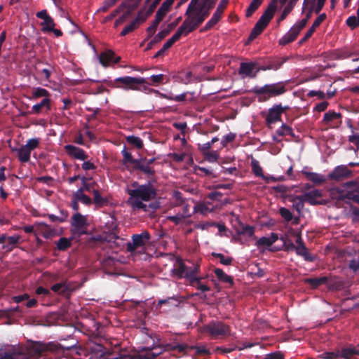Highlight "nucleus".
<instances>
[{
    "label": "nucleus",
    "mask_w": 359,
    "mask_h": 359,
    "mask_svg": "<svg viewBox=\"0 0 359 359\" xmlns=\"http://www.w3.org/2000/svg\"><path fill=\"white\" fill-rule=\"evenodd\" d=\"M155 180L149 179L147 184H140L137 182H133L131 187L133 189H128L127 194L129 195L126 203L131 207L133 210L137 211L143 210L147 211V205L143 201H149L156 197V189L151 184Z\"/></svg>",
    "instance_id": "f257e3e1"
},
{
    "label": "nucleus",
    "mask_w": 359,
    "mask_h": 359,
    "mask_svg": "<svg viewBox=\"0 0 359 359\" xmlns=\"http://www.w3.org/2000/svg\"><path fill=\"white\" fill-rule=\"evenodd\" d=\"M165 75L160 74L151 75L150 79L151 83L147 81V79L143 77L123 76L116 78L114 81H106L104 82L109 87L122 88L125 90H132L147 93V91H154L149 88L150 85H158L163 82Z\"/></svg>",
    "instance_id": "f03ea898"
},
{
    "label": "nucleus",
    "mask_w": 359,
    "mask_h": 359,
    "mask_svg": "<svg viewBox=\"0 0 359 359\" xmlns=\"http://www.w3.org/2000/svg\"><path fill=\"white\" fill-rule=\"evenodd\" d=\"M122 164L130 172H139L144 175L148 179H153L156 174L154 168L151 165L156 158L147 159L146 157L134 158L132 154L126 149L122 150Z\"/></svg>",
    "instance_id": "7ed1b4c3"
},
{
    "label": "nucleus",
    "mask_w": 359,
    "mask_h": 359,
    "mask_svg": "<svg viewBox=\"0 0 359 359\" xmlns=\"http://www.w3.org/2000/svg\"><path fill=\"white\" fill-rule=\"evenodd\" d=\"M287 91L285 84L278 82L272 84H266L262 87H255L250 92L257 95H260L259 102L267 101L271 97H276L284 94Z\"/></svg>",
    "instance_id": "20e7f679"
},
{
    "label": "nucleus",
    "mask_w": 359,
    "mask_h": 359,
    "mask_svg": "<svg viewBox=\"0 0 359 359\" xmlns=\"http://www.w3.org/2000/svg\"><path fill=\"white\" fill-rule=\"evenodd\" d=\"M41 354L39 348H13L4 353L0 351V359H40Z\"/></svg>",
    "instance_id": "39448f33"
},
{
    "label": "nucleus",
    "mask_w": 359,
    "mask_h": 359,
    "mask_svg": "<svg viewBox=\"0 0 359 359\" xmlns=\"http://www.w3.org/2000/svg\"><path fill=\"white\" fill-rule=\"evenodd\" d=\"M173 274L179 278H186L191 280H198L196 275L200 272V265L193 264L192 266H187L180 258H177L174 268L172 270Z\"/></svg>",
    "instance_id": "423d86ee"
},
{
    "label": "nucleus",
    "mask_w": 359,
    "mask_h": 359,
    "mask_svg": "<svg viewBox=\"0 0 359 359\" xmlns=\"http://www.w3.org/2000/svg\"><path fill=\"white\" fill-rule=\"evenodd\" d=\"M203 330L215 339L231 335V327L222 321L212 320L203 327Z\"/></svg>",
    "instance_id": "0eeeda50"
},
{
    "label": "nucleus",
    "mask_w": 359,
    "mask_h": 359,
    "mask_svg": "<svg viewBox=\"0 0 359 359\" xmlns=\"http://www.w3.org/2000/svg\"><path fill=\"white\" fill-rule=\"evenodd\" d=\"M131 238L132 243H128L126 245V250L129 252H133L138 248L144 246L150 240L151 235L149 231H144L140 234H133Z\"/></svg>",
    "instance_id": "6e6552de"
},
{
    "label": "nucleus",
    "mask_w": 359,
    "mask_h": 359,
    "mask_svg": "<svg viewBox=\"0 0 359 359\" xmlns=\"http://www.w3.org/2000/svg\"><path fill=\"white\" fill-rule=\"evenodd\" d=\"M71 226L74 233L79 235H84L87 233L85 229L88 226L86 217L80 212H76L73 215L71 220Z\"/></svg>",
    "instance_id": "1a4fd4ad"
},
{
    "label": "nucleus",
    "mask_w": 359,
    "mask_h": 359,
    "mask_svg": "<svg viewBox=\"0 0 359 359\" xmlns=\"http://www.w3.org/2000/svg\"><path fill=\"white\" fill-rule=\"evenodd\" d=\"M208 17V13L205 12L201 13L198 10L193 15L188 16L184 21L189 32H191L201 25L205 18Z\"/></svg>",
    "instance_id": "9d476101"
},
{
    "label": "nucleus",
    "mask_w": 359,
    "mask_h": 359,
    "mask_svg": "<svg viewBox=\"0 0 359 359\" xmlns=\"http://www.w3.org/2000/svg\"><path fill=\"white\" fill-rule=\"evenodd\" d=\"M289 107H283L281 104H274L269 109L268 114L266 116L265 121L267 125L275 123L277 121H281V115Z\"/></svg>",
    "instance_id": "9b49d317"
},
{
    "label": "nucleus",
    "mask_w": 359,
    "mask_h": 359,
    "mask_svg": "<svg viewBox=\"0 0 359 359\" xmlns=\"http://www.w3.org/2000/svg\"><path fill=\"white\" fill-rule=\"evenodd\" d=\"M229 0H221L212 18L207 22L201 31H207L214 27L221 19Z\"/></svg>",
    "instance_id": "f8f14e48"
},
{
    "label": "nucleus",
    "mask_w": 359,
    "mask_h": 359,
    "mask_svg": "<svg viewBox=\"0 0 359 359\" xmlns=\"http://www.w3.org/2000/svg\"><path fill=\"white\" fill-rule=\"evenodd\" d=\"M352 175L353 172L348 168L347 165H341L335 167L334 170L329 173L328 178L332 180L341 181L351 177Z\"/></svg>",
    "instance_id": "ddd939ff"
},
{
    "label": "nucleus",
    "mask_w": 359,
    "mask_h": 359,
    "mask_svg": "<svg viewBox=\"0 0 359 359\" xmlns=\"http://www.w3.org/2000/svg\"><path fill=\"white\" fill-rule=\"evenodd\" d=\"M276 0H273L264 12V13L261 15L258 21L256 22L257 25L262 27L265 29L269 25L271 20L273 18L274 13L276 11Z\"/></svg>",
    "instance_id": "4468645a"
},
{
    "label": "nucleus",
    "mask_w": 359,
    "mask_h": 359,
    "mask_svg": "<svg viewBox=\"0 0 359 359\" xmlns=\"http://www.w3.org/2000/svg\"><path fill=\"white\" fill-rule=\"evenodd\" d=\"M323 121L331 128H338L342 123V114L329 110L324 114Z\"/></svg>",
    "instance_id": "2eb2a0df"
},
{
    "label": "nucleus",
    "mask_w": 359,
    "mask_h": 359,
    "mask_svg": "<svg viewBox=\"0 0 359 359\" xmlns=\"http://www.w3.org/2000/svg\"><path fill=\"white\" fill-rule=\"evenodd\" d=\"M64 149L69 157L81 161H86L88 158V155L83 149L72 144H67L64 147Z\"/></svg>",
    "instance_id": "dca6fc26"
},
{
    "label": "nucleus",
    "mask_w": 359,
    "mask_h": 359,
    "mask_svg": "<svg viewBox=\"0 0 359 359\" xmlns=\"http://www.w3.org/2000/svg\"><path fill=\"white\" fill-rule=\"evenodd\" d=\"M44 65L43 60H39L36 62L35 69L38 74L43 78L46 81H50L51 74L55 71L54 65L50 63H46L47 68H41V66Z\"/></svg>",
    "instance_id": "f3484780"
},
{
    "label": "nucleus",
    "mask_w": 359,
    "mask_h": 359,
    "mask_svg": "<svg viewBox=\"0 0 359 359\" xmlns=\"http://www.w3.org/2000/svg\"><path fill=\"white\" fill-rule=\"evenodd\" d=\"M99 60L103 67H108L111 63H118L121 60L120 57H115L114 53L108 50L100 53Z\"/></svg>",
    "instance_id": "a211bd4d"
},
{
    "label": "nucleus",
    "mask_w": 359,
    "mask_h": 359,
    "mask_svg": "<svg viewBox=\"0 0 359 359\" xmlns=\"http://www.w3.org/2000/svg\"><path fill=\"white\" fill-rule=\"evenodd\" d=\"M326 18V14L322 13L320 14L313 22L311 27L308 29V31L304 34V37L300 39L299 41V44H302L304 42H306L308 39H309L314 32L316 31V29L320 26V25L325 20Z\"/></svg>",
    "instance_id": "6ab92c4d"
},
{
    "label": "nucleus",
    "mask_w": 359,
    "mask_h": 359,
    "mask_svg": "<svg viewBox=\"0 0 359 359\" xmlns=\"http://www.w3.org/2000/svg\"><path fill=\"white\" fill-rule=\"evenodd\" d=\"M256 67L255 62H241L238 69V74L243 76H248L255 79L257 76V72H254Z\"/></svg>",
    "instance_id": "aec40b11"
},
{
    "label": "nucleus",
    "mask_w": 359,
    "mask_h": 359,
    "mask_svg": "<svg viewBox=\"0 0 359 359\" xmlns=\"http://www.w3.org/2000/svg\"><path fill=\"white\" fill-rule=\"evenodd\" d=\"M322 192L318 189H313L303 194V197L306 202L312 205L324 204L323 201H318V198H322Z\"/></svg>",
    "instance_id": "412c9836"
},
{
    "label": "nucleus",
    "mask_w": 359,
    "mask_h": 359,
    "mask_svg": "<svg viewBox=\"0 0 359 359\" xmlns=\"http://www.w3.org/2000/svg\"><path fill=\"white\" fill-rule=\"evenodd\" d=\"M35 235L41 234L45 238H51L55 236V231L45 223H37L35 224Z\"/></svg>",
    "instance_id": "4be33fe9"
},
{
    "label": "nucleus",
    "mask_w": 359,
    "mask_h": 359,
    "mask_svg": "<svg viewBox=\"0 0 359 359\" xmlns=\"http://www.w3.org/2000/svg\"><path fill=\"white\" fill-rule=\"evenodd\" d=\"M165 16V15L162 13L161 11H157L154 20L152 22L151 25L147 29V32L148 34L147 39L151 38L154 34L159 23L162 21Z\"/></svg>",
    "instance_id": "5701e85b"
},
{
    "label": "nucleus",
    "mask_w": 359,
    "mask_h": 359,
    "mask_svg": "<svg viewBox=\"0 0 359 359\" xmlns=\"http://www.w3.org/2000/svg\"><path fill=\"white\" fill-rule=\"evenodd\" d=\"M326 284L329 290L335 291L344 290L346 285L345 281L337 277H328V281L326 283Z\"/></svg>",
    "instance_id": "b1692460"
},
{
    "label": "nucleus",
    "mask_w": 359,
    "mask_h": 359,
    "mask_svg": "<svg viewBox=\"0 0 359 359\" xmlns=\"http://www.w3.org/2000/svg\"><path fill=\"white\" fill-rule=\"evenodd\" d=\"M295 252L297 255L302 257L305 261L313 262L316 259V256L311 254L306 245L297 246Z\"/></svg>",
    "instance_id": "393cba45"
},
{
    "label": "nucleus",
    "mask_w": 359,
    "mask_h": 359,
    "mask_svg": "<svg viewBox=\"0 0 359 359\" xmlns=\"http://www.w3.org/2000/svg\"><path fill=\"white\" fill-rule=\"evenodd\" d=\"M278 239V236L276 233H271V235L268 237L263 236L259 238L257 241L256 245L258 247H270Z\"/></svg>",
    "instance_id": "a878e982"
},
{
    "label": "nucleus",
    "mask_w": 359,
    "mask_h": 359,
    "mask_svg": "<svg viewBox=\"0 0 359 359\" xmlns=\"http://www.w3.org/2000/svg\"><path fill=\"white\" fill-rule=\"evenodd\" d=\"M355 355H358L357 347L353 345H348L339 349V357L344 359H351Z\"/></svg>",
    "instance_id": "bb28decb"
},
{
    "label": "nucleus",
    "mask_w": 359,
    "mask_h": 359,
    "mask_svg": "<svg viewBox=\"0 0 359 359\" xmlns=\"http://www.w3.org/2000/svg\"><path fill=\"white\" fill-rule=\"evenodd\" d=\"M303 175L306 179L316 184H321L326 182V178L324 175L316 172L303 171Z\"/></svg>",
    "instance_id": "cd10ccee"
},
{
    "label": "nucleus",
    "mask_w": 359,
    "mask_h": 359,
    "mask_svg": "<svg viewBox=\"0 0 359 359\" xmlns=\"http://www.w3.org/2000/svg\"><path fill=\"white\" fill-rule=\"evenodd\" d=\"M52 291L59 294H69L71 292L70 286L66 282L54 284L51 287Z\"/></svg>",
    "instance_id": "c85d7f7f"
},
{
    "label": "nucleus",
    "mask_w": 359,
    "mask_h": 359,
    "mask_svg": "<svg viewBox=\"0 0 359 359\" xmlns=\"http://www.w3.org/2000/svg\"><path fill=\"white\" fill-rule=\"evenodd\" d=\"M327 281V276H323L320 278H309L304 280V283L309 285L313 289H316L323 284H326Z\"/></svg>",
    "instance_id": "c756f323"
},
{
    "label": "nucleus",
    "mask_w": 359,
    "mask_h": 359,
    "mask_svg": "<svg viewBox=\"0 0 359 359\" xmlns=\"http://www.w3.org/2000/svg\"><path fill=\"white\" fill-rule=\"evenodd\" d=\"M18 153V160L22 163L28 162L30 160L31 151L25 147L21 146L19 149H15Z\"/></svg>",
    "instance_id": "7c9ffc66"
},
{
    "label": "nucleus",
    "mask_w": 359,
    "mask_h": 359,
    "mask_svg": "<svg viewBox=\"0 0 359 359\" xmlns=\"http://www.w3.org/2000/svg\"><path fill=\"white\" fill-rule=\"evenodd\" d=\"M298 34H299L292 27L290 31L279 40V44L281 46H285L294 41Z\"/></svg>",
    "instance_id": "2f4dec72"
},
{
    "label": "nucleus",
    "mask_w": 359,
    "mask_h": 359,
    "mask_svg": "<svg viewBox=\"0 0 359 359\" xmlns=\"http://www.w3.org/2000/svg\"><path fill=\"white\" fill-rule=\"evenodd\" d=\"M189 29L187 27L186 25L182 22L181 26L178 28L177 32L173 34V36L168 39L172 44H174L176 41H177L182 35L187 36L190 32L188 31Z\"/></svg>",
    "instance_id": "473e14b6"
},
{
    "label": "nucleus",
    "mask_w": 359,
    "mask_h": 359,
    "mask_svg": "<svg viewBox=\"0 0 359 359\" xmlns=\"http://www.w3.org/2000/svg\"><path fill=\"white\" fill-rule=\"evenodd\" d=\"M169 34V30H162L158 32L153 39H151L147 44L145 50H149L153 48L154 46L163 40L165 36Z\"/></svg>",
    "instance_id": "72a5a7b5"
},
{
    "label": "nucleus",
    "mask_w": 359,
    "mask_h": 359,
    "mask_svg": "<svg viewBox=\"0 0 359 359\" xmlns=\"http://www.w3.org/2000/svg\"><path fill=\"white\" fill-rule=\"evenodd\" d=\"M214 273L217 279L222 283H229L231 285H233V279L231 276L227 275L224 271L219 268L214 270Z\"/></svg>",
    "instance_id": "f704fd0d"
},
{
    "label": "nucleus",
    "mask_w": 359,
    "mask_h": 359,
    "mask_svg": "<svg viewBox=\"0 0 359 359\" xmlns=\"http://www.w3.org/2000/svg\"><path fill=\"white\" fill-rule=\"evenodd\" d=\"M50 98H43L41 102L36 104L32 107L31 113L38 114L41 111V109L43 107H46L47 110H50Z\"/></svg>",
    "instance_id": "c9c22d12"
},
{
    "label": "nucleus",
    "mask_w": 359,
    "mask_h": 359,
    "mask_svg": "<svg viewBox=\"0 0 359 359\" xmlns=\"http://www.w3.org/2000/svg\"><path fill=\"white\" fill-rule=\"evenodd\" d=\"M50 93L45 88L40 87L34 88L32 90L31 100H36L40 97L50 98Z\"/></svg>",
    "instance_id": "e433bc0d"
},
{
    "label": "nucleus",
    "mask_w": 359,
    "mask_h": 359,
    "mask_svg": "<svg viewBox=\"0 0 359 359\" xmlns=\"http://www.w3.org/2000/svg\"><path fill=\"white\" fill-rule=\"evenodd\" d=\"M287 60V57H282V58H274L268 62H266V65L268 66V69L269 70H278L281 67V66Z\"/></svg>",
    "instance_id": "4c0bfd02"
},
{
    "label": "nucleus",
    "mask_w": 359,
    "mask_h": 359,
    "mask_svg": "<svg viewBox=\"0 0 359 359\" xmlns=\"http://www.w3.org/2000/svg\"><path fill=\"white\" fill-rule=\"evenodd\" d=\"M20 238L18 236H8L6 245H2V249L6 252L13 250L15 246L18 243Z\"/></svg>",
    "instance_id": "58836bf2"
},
{
    "label": "nucleus",
    "mask_w": 359,
    "mask_h": 359,
    "mask_svg": "<svg viewBox=\"0 0 359 359\" xmlns=\"http://www.w3.org/2000/svg\"><path fill=\"white\" fill-rule=\"evenodd\" d=\"M291 201L293 203V208L299 213H300L303 210L304 207V203L306 202L305 198L303 197V195L294 196Z\"/></svg>",
    "instance_id": "ea45409f"
},
{
    "label": "nucleus",
    "mask_w": 359,
    "mask_h": 359,
    "mask_svg": "<svg viewBox=\"0 0 359 359\" xmlns=\"http://www.w3.org/2000/svg\"><path fill=\"white\" fill-rule=\"evenodd\" d=\"M73 198L82 203L86 205H90L92 204V199L81 191H76L73 194Z\"/></svg>",
    "instance_id": "a19ab883"
},
{
    "label": "nucleus",
    "mask_w": 359,
    "mask_h": 359,
    "mask_svg": "<svg viewBox=\"0 0 359 359\" xmlns=\"http://www.w3.org/2000/svg\"><path fill=\"white\" fill-rule=\"evenodd\" d=\"M297 1L298 0H290L289 3L284 8L280 16L278 19V23L284 20L287 18L288 14L292 11Z\"/></svg>",
    "instance_id": "79ce46f5"
},
{
    "label": "nucleus",
    "mask_w": 359,
    "mask_h": 359,
    "mask_svg": "<svg viewBox=\"0 0 359 359\" xmlns=\"http://www.w3.org/2000/svg\"><path fill=\"white\" fill-rule=\"evenodd\" d=\"M57 249L60 251H65L72 246V238L61 237L56 242Z\"/></svg>",
    "instance_id": "37998d69"
},
{
    "label": "nucleus",
    "mask_w": 359,
    "mask_h": 359,
    "mask_svg": "<svg viewBox=\"0 0 359 359\" xmlns=\"http://www.w3.org/2000/svg\"><path fill=\"white\" fill-rule=\"evenodd\" d=\"M187 92L183 93L179 95L174 96L172 93L169 94H164L161 93L160 96L162 98L171 100V101H175V102H184L187 99Z\"/></svg>",
    "instance_id": "c03bdc74"
},
{
    "label": "nucleus",
    "mask_w": 359,
    "mask_h": 359,
    "mask_svg": "<svg viewBox=\"0 0 359 359\" xmlns=\"http://www.w3.org/2000/svg\"><path fill=\"white\" fill-rule=\"evenodd\" d=\"M215 0H202L201 4H199L198 11L203 13L207 12L208 15H210V10H211L215 6Z\"/></svg>",
    "instance_id": "a18cd8bd"
},
{
    "label": "nucleus",
    "mask_w": 359,
    "mask_h": 359,
    "mask_svg": "<svg viewBox=\"0 0 359 359\" xmlns=\"http://www.w3.org/2000/svg\"><path fill=\"white\" fill-rule=\"evenodd\" d=\"M337 192L339 194V199L340 200L348 199L353 201L357 196V194L354 191V190L344 191L341 190V189H337Z\"/></svg>",
    "instance_id": "49530a36"
},
{
    "label": "nucleus",
    "mask_w": 359,
    "mask_h": 359,
    "mask_svg": "<svg viewBox=\"0 0 359 359\" xmlns=\"http://www.w3.org/2000/svg\"><path fill=\"white\" fill-rule=\"evenodd\" d=\"M126 140L129 144L133 145L137 149H142L144 147L143 141L139 137L129 135L126 137Z\"/></svg>",
    "instance_id": "de8ad7c7"
},
{
    "label": "nucleus",
    "mask_w": 359,
    "mask_h": 359,
    "mask_svg": "<svg viewBox=\"0 0 359 359\" xmlns=\"http://www.w3.org/2000/svg\"><path fill=\"white\" fill-rule=\"evenodd\" d=\"M264 28L257 24L255 25L254 27L251 30V32L248 39V43L254 41L262 32L264 31Z\"/></svg>",
    "instance_id": "09e8293b"
},
{
    "label": "nucleus",
    "mask_w": 359,
    "mask_h": 359,
    "mask_svg": "<svg viewBox=\"0 0 359 359\" xmlns=\"http://www.w3.org/2000/svg\"><path fill=\"white\" fill-rule=\"evenodd\" d=\"M42 27V32H49L53 27H55V24L52 17L48 16L46 19L43 20V22L41 23Z\"/></svg>",
    "instance_id": "8fccbe9b"
},
{
    "label": "nucleus",
    "mask_w": 359,
    "mask_h": 359,
    "mask_svg": "<svg viewBox=\"0 0 359 359\" xmlns=\"http://www.w3.org/2000/svg\"><path fill=\"white\" fill-rule=\"evenodd\" d=\"M263 0H252L246 11V17L250 18L254 12H255L259 6L262 4Z\"/></svg>",
    "instance_id": "3c124183"
},
{
    "label": "nucleus",
    "mask_w": 359,
    "mask_h": 359,
    "mask_svg": "<svg viewBox=\"0 0 359 359\" xmlns=\"http://www.w3.org/2000/svg\"><path fill=\"white\" fill-rule=\"evenodd\" d=\"M251 168L253 174L257 177H264L262 168L260 166L259 163L256 159H252Z\"/></svg>",
    "instance_id": "603ef678"
},
{
    "label": "nucleus",
    "mask_w": 359,
    "mask_h": 359,
    "mask_svg": "<svg viewBox=\"0 0 359 359\" xmlns=\"http://www.w3.org/2000/svg\"><path fill=\"white\" fill-rule=\"evenodd\" d=\"M93 202L95 205L102 207L107 203V200L104 199L100 194L98 190L93 189Z\"/></svg>",
    "instance_id": "864d4df0"
},
{
    "label": "nucleus",
    "mask_w": 359,
    "mask_h": 359,
    "mask_svg": "<svg viewBox=\"0 0 359 359\" xmlns=\"http://www.w3.org/2000/svg\"><path fill=\"white\" fill-rule=\"evenodd\" d=\"M212 256L219 259V262L221 264L224 265H230L232 263L233 258L232 257H226L222 253H217V252H212Z\"/></svg>",
    "instance_id": "5fc2aeb1"
},
{
    "label": "nucleus",
    "mask_w": 359,
    "mask_h": 359,
    "mask_svg": "<svg viewBox=\"0 0 359 359\" xmlns=\"http://www.w3.org/2000/svg\"><path fill=\"white\" fill-rule=\"evenodd\" d=\"M276 133L280 136H294L292 128L285 124H283L282 126L277 130Z\"/></svg>",
    "instance_id": "6e6d98bb"
},
{
    "label": "nucleus",
    "mask_w": 359,
    "mask_h": 359,
    "mask_svg": "<svg viewBox=\"0 0 359 359\" xmlns=\"http://www.w3.org/2000/svg\"><path fill=\"white\" fill-rule=\"evenodd\" d=\"M238 233L246 235L249 237H252L255 233V229L253 226L250 225H243L240 230L237 231Z\"/></svg>",
    "instance_id": "4d7b16f0"
},
{
    "label": "nucleus",
    "mask_w": 359,
    "mask_h": 359,
    "mask_svg": "<svg viewBox=\"0 0 359 359\" xmlns=\"http://www.w3.org/2000/svg\"><path fill=\"white\" fill-rule=\"evenodd\" d=\"M196 279L198 280H191L190 282V284L193 286H196L198 290H200L202 292H207L210 290V288L208 285L202 284L201 283V277L196 276Z\"/></svg>",
    "instance_id": "13d9d810"
},
{
    "label": "nucleus",
    "mask_w": 359,
    "mask_h": 359,
    "mask_svg": "<svg viewBox=\"0 0 359 359\" xmlns=\"http://www.w3.org/2000/svg\"><path fill=\"white\" fill-rule=\"evenodd\" d=\"M280 216L287 222H289L292 220L293 215L290 210L286 208H280L279 209Z\"/></svg>",
    "instance_id": "bf43d9fd"
},
{
    "label": "nucleus",
    "mask_w": 359,
    "mask_h": 359,
    "mask_svg": "<svg viewBox=\"0 0 359 359\" xmlns=\"http://www.w3.org/2000/svg\"><path fill=\"white\" fill-rule=\"evenodd\" d=\"M346 25L352 29L359 26V16L351 15L346 20Z\"/></svg>",
    "instance_id": "052dcab7"
},
{
    "label": "nucleus",
    "mask_w": 359,
    "mask_h": 359,
    "mask_svg": "<svg viewBox=\"0 0 359 359\" xmlns=\"http://www.w3.org/2000/svg\"><path fill=\"white\" fill-rule=\"evenodd\" d=\"M138 27V25H136V21H132L128 25L126 26L124 29L121 31L120 35L121 36H124L128 34L133 32Z\"/></svg>",
    "instance_id": "680f3d73"
},
{
    "label": "nucleus",
    "mask_w": 359,
    "mask_h": 359,
    "mask_svg": "<svg viewBox=\"0 0 359 359\" xmlns=\"http://www.w3.org/2000/svg\"><path fill=\"white\" fill-rule=\"evenodd\" d=\"M320 357L323 359H336L339 357V349L331 352H324Z\"/></svg>",
    "instance_id": "e2e57ef3"
},
{
    "label": "nucleus",
    "mask_w": 359,
    "mask_h": 359,
    "mask_svg": "<svg viewBox=\"0 0 359 359\" xmlns=\"http://www.w3.org/2000/svg\"><path fill=\"white\" fill-rule=\"evenodd\" d=\"M173 44L170 41H167L163 46V47L154 55V58H157L161 56H163L165 52L168 50L170 47H172Z\"/></svg>",
    "instance_id": "0e129e2a"
},
{
    "label": "nucleus",
    "mask_w": 359,
    "mask_h": 359,
    "mask_svg": "<svg viewBox=\"0 0 359 359\" xmlns=\"http://www.w3.org/2000/svg\"><path fill=\"white\" fill-rule=\"evenodd\" d=\"M191 350H195L196 353L199 355H208L210 354V351L203 346H190Z\"/></svg>",
    "instance_id": "69168bd1"
},
{
    "label": "nucleus",
    "mask_w": 359,
    "mask_h": 359,
    "mask_svg": "<svg viewBox=\"0 0 359 359\" xmlns=\"http://www.w3.org/2000/svg\"><path fill=\"white\" fill-rule=\"evenodd\" d=\"M39 138H32L28 140L25 145L32 151L39 146Z\"/></svg>",
    "instance_id": "338daca9"
},
{
    "label": "nucleus",
    "mask_w": 359,
    "mask_h": 359,
    "mask_svg": "<svg viewBox=\"0 0 359 359\" xmlns=\"http://www.w3.org/2000/svg\"><path fill=\"white\" fill-rule=\"evenodd\" d=\"M173 0H165L158 9V11H161L162 13L166 15L169 11L170 6L173 4Z\"/></svg>",
    "instance_id": "774afa93"
}]
</instances>
